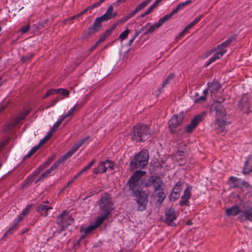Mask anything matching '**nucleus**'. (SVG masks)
<instances>
[{"mask_svg": "<svg viewBox=\"0 0 252 252\" xmlns=\"http://www.w3.org/2000/svg\"><path fill=\"white\" fill-rule=\"evenodd\" d=\"M130 136L133 141L137 142H145L150 138L151 129L146 125L137 124L133 126Z\"/></svg>", "mask_w": 252, "mask_h": 252, "instance_id": "nucleus-1", "label": "nucleus"}, {"mask_svg": "<svg viewBox=\"0 0 252 252\" xmlns=\"http://www.w3.org/2000/svg\"><path fill=\"white\" fill-rule=\"evenodd\" d=\"M148 151L145 149L141 150L131 160L129 164L130 170H133L137 168H143L148 164Z\"/></svg>", "mask_w": 252, "mask_h": 252, "instance_id": "nucleus-2", "label": "nucleus"}, {"mask_svg": "<svg viewBox=\"0 0 252 252\" xmlns=\"http://www.w3.org/2000/svg\"><path fill=\"white\" fill-rule=\"evenodd\" d=\"M152 0H146L138 4L133 10L127 13L126 15L124 16L122 19L118 20L116 23L112 24L109 28L110 30L113 32L119 24L124 23L130 18L133 17L136 13L146 7Z\"/></svg>", "mask_w": 252, "mask_h": 252, "instance_id": "nucleus-3", "label": "nucleus"}, {"mask_svg": "<svg viewBox=\"0 0 252 252\" xmlns=\"http://www.w3.org/2000/svg\"><path fill=\"white\" fill-rule=\"evenodd\" d=\"M99 209L103 211V213L109 216L114 209V203L112 201L110 194L105 193L104 196H102L99 203Z\"/></svg>", "mask_w": 252, "mask_h": 252, "instance_id": "nucleus-4", "label": "nucleus"}, {"mask_svg": "<svg viewBox=\"0 0 252 252\" xmlns=\"http://www.w3.org/2000/svg\"><path fill=\"white\" fill-rule=\"evenodd\" d=\"M73 222V219L69 216V212L63 211L57 217V224L60 226V233L65 230L66 228Z\"/></svg>", "mask_w": 252, "mask_h": 252, "instance_id": "nucleus-5", "label": "nucleus"}, {"mask_svg": "<svg viewBox=\"0 0 252 252\" xmlns=\"http://www.w3.org/2000/svg\"><path fill=\"white\" fill-rule=\"evenodd\" d=\"M136 198V203H137V210L142 212L146 210V206L148 202V195L144 191L141 190H136L131 192Z\"/></svg>", "mask_w": 252, "mask_h": 252, "instance_id": "nucleus-6", "label": "nucleus"}, {"mask_svg": "<svg viewBox=\"0 0 252 252\" xmlns=\"http://www.w3.org/2000/svg\"><path fill=\"white\" fill-rule=\"evenodd\" d=\"M145 173V171L137 170L129 178L126 185V187H128V189L131 191V193L136 190H139L138 182L139 179L144 176Z\"/></svg>", "mask_w": 252, "mask_h": 252, "instance_id": "nucleus-7", "label": "nucleus"}, {"mask_svg": "<svg viewBox=\"0 0 252 252\" xmlns=\"http://www.w3.org/2000/svg\"><path fill=\"white\" fill-rule=\"evenodd\" d=\"M163 182L158 176H151L145 182V186L149 188L153 187L154 188V192H157L161 190Z\"/></svg>", "mask_w": 252, "mask_h": 252, "instance_id": "nucleus-8", "label": "nucleus"}, {"mask_svg": "<svg viewBox=\"0 0 252 252\" xmlns=\"http://www.w3.org/2000/svg\"><path fill=\"white\" fill-rule=\"evenodd\" d=\"M102 22L96 17L94 21L93 26L90 27L86 31L83 32L82 38L87 39L89 38L92 34L96 33L100 31L102 27Z\"/></svg>", "mask_w": 252, "mask_h": 252, "instance_id": "nucleus-9", "label": "nucleus"}, {"mask_svg": "<svg viewBox=\"0 0 252 252\" xmlns=\"http://www.w3.org/2000/svg\"><path fill=\"white\" fill-rule=\"evenodd\" d=\"M184 117L183 112H181L179 113V115H174L169 121L168 127L171 134L176 132V128L182 125Z\"/></svg>", "mask_w": 252, "mask_h": 252, "instance_id": "nucleus-10", "label": "nucleus"}, {"mask_svg": "<svg viewBox=\"0 0 252 252\" xmlns=\"http://www.w3.org/2000/svg\"><path fill=\"white\" fill-rule=\"evenodd\" d=\"M177 216L175 209L174 208L170 207L167 208L165 211V220L164 222L168 225L171 226H176L174 220H176Z\"/></svg>", "mask_w": 252, "mask_h": 252, "instance_id": "nucleus-11", "label": "nucleus"}, {"mask_svg": "<svg viewBox=\"0 0 252 252\" xmlns=\"http://www.w3.org/2000/svg\"><path fill=\"white\" fill-rule=\"evenodd\" d=\"M187 187L184 191V194L181 197V200L179 202V205L181 206H189V199L191 196V190L192 187L189 184H187Z\"/></svg>", "mask_w": 252, "mask_h": 252, "instance_id": "nucleus-12", "label": "nucleus"}, {"mask_svg": "<svg viewBox=\"0 0 252 252\" xmlns=\"http://www.w3.org/2000/svg\"><path fill=\"white\" fill-rule=\"evenodd\" d=\"M203 115L198 114L195 116L191 120L189 124L185 128L186 132L190 133L193 129L197 126L200 122L201 121Z\"/></svg>", "mask_w": 252, "mask_h": 252, "instance_id": "nucleus-13", "label": "nucleus"}, {"mask_svg": "<svg viewBox=\"0 0 252 252\" xmlns=\"http://www.w3.org/2000/svg\"><path fill=\"white\" fill-rule=\"evenodd\" d=\"M241 222L249 221L252 222V207L248 206L246 209L242 210L241 214L237 218Z\"/></svg>", "mask_w": 252, "mask_h": 252, "instance_id": "nucleus-14", "label": "nucleus"}, {"mask_svg": "<svg viewBox=\"0 0 252 252\" xmlns=\"http://www.w3.org/2000/svg\"><path fill=\"white\" fill-rule=\"evenodd\" d=\"M239 107L242 111L247 114L252 112L251 110V104L249 101L248 98L246 96H243L239 101Z\"/></svg>", "mask_w": 252, "mask_h": 252, "instance_id": "nucleus-15", "label": "nucleus"}, {"mask_svg": "<svg viewBox=\"0 0 252 252\" xmlns=\"http://www.w3.org/2000/svg\"><path fill=\"white\" fill-rule=\"evenodd\" d=\"M229 124L226 120L222 119L216 118L215 122V128L216 131L219 133L226 131V125Z\"/></svg>", "mask_w": 252, "mask_h": 252, "instance_id": "nucleus-16", "label": "nucleus"}, {"mask_svg": "<svg viewBox=\"0 0 252 252\" xmlns=\"http://www.w3.org/2000/svg\"><path fill=\"white\" fill-rule=\"evenodd\" d=\"M168 20L169 19L168 18L167 16H166V15L160 18L157 23L152 25L148 29V30L144 33V35H148L149 33H153L156 29L160 27L165 22L168 21Z\"/></svg>", "mask_w": 252, "mask_h": 252, "instance_id": "nucleus-17", "label": "nucleus"}, {"mask_svg": "<svg viewBox=\"0 0 252 252\" xmlns=\"http://www.w3.org/2000/svg\"><path fill=\"white\" fill-rule=\"evenodd\" d=\"M252 172V156L249 155L244 162L242 173L244 175L249 174Z\"/></svg>", "mask_w": 252, "mask_h": 252, "instance_id": "nucleus-18", "label": "nucleus"}, {"mask_svg": "<svg viewBox=\"0 0 252 252\" xmlns=\"http://www.w3.org/2000/svg\"><path fill=\"white\" fill-rule=\"evenodd\" d=\"M192 2V0H188L185 2L179 3V4L177 5L176 8L173 9L170 14H167L166 15V16H167L169 19H170L175 14L178 12V11H179L180 10L183 9L187 5L191 4Z\"/></svg>", "mask_w": 252, "mask_h": 252, "instance_id": "nucleus-19", "label": "nucleus"}, {"mask_svg": "<svg viewBox=\"0 0 252 252\" xmlns=\"http://www.w3.org/2000/svg\"><path fill=\"white\" fill-rule=\"evenodd\" d=\"M214 107L216 111V118L222 119L226 116V110L223 105L218 104Z\"/></svg>", "mask_w": 252, "mask_h": 252, "instance_id": "nucleus-20", "label": "nucleus"}, {"mask_svg": "<svg viewBox=\"0 0 252 252\" xmlns=\"http://www.w3.org/2000/svg\"><path fill=\"white\" fill-rule=\"evenodd\" d=\"M242 210L238 205L232 206L225 210V214L227 216H235L239 214H241Z\"/></svg>", "mask_w": 252, "mask_h": 252, "instance_id": "nucleus-21", "label": "nucleus"}, {"mask_svg": "<svg viewBox=\"0 0 252 252\" xmlns=\"http://www.w3.org/2000/svg\"><path fill=\"white\" fill-rule=\"evenodd\" d=\"M228 183L231 188H236L241 185H245L246 182L237 177L231 176L229 178Z\"/></svg>", "mask_w": 252, "mask_h": 252, "instance_id": "nucleus-22", "label": "nucleus"}, {"mask_svg": "<svg viewBox=\"0 0 252 252\" xmlns=\"http://www.w3.org/2000/svg\"><path fill=\"white\" fill-rule=\"evenodd\" d=\"M42 168L41 166H39L37 168L32 174L30 175L25 181L24 186L25 187L28 186L34 180V178L40 173Z\"/></svg>", "mask_w": 252, "mask_h": 252, "instance_id": "nucleus-23", "label": "nucleus"}, {"mask_svg": "<svg viewBox=\"0 0 252 252\" xmlns=\"http://www.w3.org/2000/svg\"><path fill=\"white\" fill-rule=\"evenodd\" d=\"M52 207L49 206L40 204L36 208V211L39 213L41 215L46 217L48 216V210L52 209Z\"/></svg>", "mask_w": 252, "mask_h": 252, "instance_id": "nucleus-24", "label": "nucleus"}, {"mask_svg": "<svg viewBox=\"0 0 252 252\" xmlns=\"http://www.w3.org/2000/svg\"><path fill=\"white\" fill-rule=\"evenodd\" d=\"M77 150L78 149L73 145L71 149H70L63 156L60 157V158L61 159V160L63 162L66 160H67L69 158L71 157Z\"/></svg>", "mask_w": 252, "mask_h": 252, "instance_id": "nucleus-25", "label": "nucleus"}, {"mask_svg": "<svg viewBox=\"0 0 252 252\" xmlns=\"http://www.w3.org/2000/svg\"><path fill=\"white\" fill-rule=\"evenodd\" d=\"M77 150L78 149L73 145L71 149H70L63 156L60 157V158L61 159V160L63 162L66 160H67L69 158L71 157Z\"/></svg>", "mask_w": 252, "mask_h": 252, "instance_id": "nucleus-26", "label": "nucleus"}, {"mask_svg": "<svg viewBox=\"0 0 252 252\" xmlns=\"http://www.w3.org/2000/svg\"><path fill=\"white\" fill-rule=\"evenodd\" d=\"M108 215L102 213H101L100 215L97 216L94 223L93 224L94 227L96 228L98 227L102 222L103 221L107 218L108 217Z\"/></svg>", "mask_w": 252, "mask_h": 252, "instance_id": "nucleus-27", "label": "nucleus"}, {"mask_svg": "<svg viewBox=\"0 0 252 252\" xmlns=\"http://www.w3.org/2000/svg\"><path fill=\"white\" fill-rule=\"evenodd\" d=\"M224 54V52H217L214 55L209 59V60L207 62L205 66L207 67L210 64H211L212 63L216 61V60L219 59L221 58Z\"/></svg>", "mask_w": 252, "mask_h": 252, "instance_id": "nucleus-28", "label": "nucleus"}, {"mask_svg": "<svg viewBox=\"0 0 252 252\" xmlns=\"http://www.w3.org/2000/svg\"><path fill=\"white\" fill-rule=\"evenodd\" d=\"M30 109L26 110L21 113L14 120L15 125L18 124L21 121L24 120L27 115L30 113Z\"/></svg>", "mask_w": 252, "mask_h": 252, "instance_id": "nucleus-29", "label": "nucleus"}, {"mask_svg": "<svg viewBox=\"0 0 252 252\" xmlns=\"http://www.w3.org/2000/svg\"><path fill=\"white\" fill-rule=\"evenodd\" d=\"M112 32L113 31L111 30L110 28H109L102 34V35L96 41V43L99 44L101 42L104 41L106 38L108 36H109L112 33Z\"/></svg>", "mask_w": 252, "mask_h": 252, "instance_id": "nucleus-30", "label": "nucleus"}, {"mask_svg": "<svg viewBox=\"0 0 252 252\" xmlns=\"http://www.w3.org/2000/svg\"><path fill=\"white\" fill-rule=\"evenodd\" d=\"M157 193V197H158V202L160 205L166 197V194L163 191V189L161 188V190H159Z\"/></svg>", "mask_w": 252, "mask_h": 252, "instance_id": "nucleus-31", "label": "nucleus"}, {"mask_svg": "<svg viewBox=\"0 0 252 252\" xmlns=\"http://www.w3.org/2000/svg\"><path fill=\"white\" fill-rule=\"evenodd\" d=\"M91 138L90 135H87L76 142L74 145L78 149L82 145L85 143Z\"/></svg>", "mask_w": 252, "mask_h": 252, "instance_id": "nucleus-32", "label": "nucleus"}, {"mask_svg": "<svg viewBox=\"0 0 252 252\" xmlns=\"http://www.w3.org/2000/svg\"><path fill=\"white\" fill-rule=\"evenodd\" d=\"M34 56V54L32 53H29L27 55L23 56L21 58V60L22 63H27L31 61L32 57Z\"/></svg>", "mask_w": 252, "mask_h": 252, "instance_id": "nucleus-33", "label": "nucleus"}, {"mask_svg": "<svg viewBox=\"0 0 252 252\" xmlns=\"http://www.w3.org/2000/svg\"><path fill=\"white\" fill-rule=\"evenodd\" d=\"M95 227L94 226L93 224H91L87 226L84 230V233L82 235L83 236H84V237L86 238L88 234L91 233L92 231L95 229Z\"/></svg>", "mask_w": 252, "mask_h": 252, "instance_id": "nucleus-34", "label": "nucleus"}, {"mask_svg": "<svg viewBox=\"0 0 252 252\" xmlns=\"http://www.w3.org/2000/svg\"><path fill=\"white\" fill-rule=\"evenodd\" d=\"M203 17V15H200L197 17H196L194 20H193L188 25H187L188 28H189V29L192 28L194 25L197 24L201 20Z\"/></svg>", "mask_w": 252, "mask_h": 252, "instance_id": "nucleus-35", "label": "nucleus"}, {"mask_svg": "<svg viewBox=\"0 0 252 252\" xmlns=\"http://www.w3.org/2000/svg\"><path fill=\"white\" fill-rule=\"evenodd\" d=\"M184 184V182L182 180H180L175 185L173 188V190L180 193L182 189V186Z\"/></svg>", "mask_w": 252, "mask_h": 252, "instance_id": "nucleus-36", "label": "nucleus"}, {"mask_svg": "<svg viewBox=\"0 0 252 252\" xmlns=\"http://www.w3.org/2000/svg\"><path fill=\"white\" fill-rule=\"evenodd\" d=\"M179 196L180 192L173 189L172 192L169 196V199L171 201H175L179 197Z\"/></svg>", "mask_w": 252, "mask_h": 252, "instance_id": "nucleus-37", "label": "nucleus"}, {"mask_svg": "<svg viewBox=\"0 0 252 252\" xmlns=\"http://www.w3.org/2000/svg\"><path fill=\"white\" fill-rule=\"evenodd\" d=\"M64 120L63 118H61L60 119L58 120L53 125L52 128L50 129V131H52V133H53L55 132L58 129L59 126L61 125V124L62 123V122Z\"/></svg>", "mask_w": 252, "mask_h": 252, "instance_id": "nucleus-38", "label": "nucleus"}, {"mask_svg": "<svg viewBox=\"0 0 252 252\" xmlns=\"http://www.w3.org/2000/svg\"><path fill=\"white\" fill-rule=\"evenodd\" d=\"M97 167L101 173H105L106 171L107 168L105 161H100L98 163Z\"/></svg>", "mask_w": 252, "mask_h": 252, "instance_id": "nucleus-39", "label": "nucleus"}, {"mask_svg": "<svg viewBox=\"0 0 252 252\" xmlns=\"http://www.w3.org/2000/svg\"><path fill=\"white\" fill-rule=\"evenodd\" d=\"M58 89H51L49 90L47 93L45 94L43 96V99H45V98L51 95H53L54 94H58Z\"/></svg>", "mask_w": 252, "mask_h": 252, "instance_id": "nucleus-40", "label": "nucleus"}, {"mask_svg": "<svg viewBox=\"0 0 252 252\" xmlns=\"http://www.w3.org/2000/svg\"><path fill=\"white\" fill-rule=\"evenodd\" d=\"M53 134L52 133V131H49L47 134L42 139H41L39 143H38L39 145L40 146L42 145L44 143H45L53 135Z\"/></svg>", "mask_w": 252, "mask_h": 252, "instance_id": "nucleus-41", "label": "nucleus"}, {"mask_svg": "<svg viewBox=\"0 0 252 252\" xmlns=\"http://www.w3.org/2000/svg\"><path fill=\"white\" fill-rule=\"evenodd\" d=\"M78 104H76L72 108L70 109L65 115L63 116L62 117V118L64 120L67 117L70 116L75 111V109L78 107Z\"/></svg>", "mask_w": 252, "mask_h": 252, "instance_id": "nucleus-42", "label": "nucleus"}, {"mask_svg": "<svg viewBox=\"0 0 252 252\" xmlns=\"http://www.w3.org/2000/svg\"><path fill=\"white\" fill-rule=\"evenodd\" d=\"M129 33V30L128 28H126L124 31L122 32L120 35L119 38L121 39V41L126 39Z\"/></svg>", "mask_w": 252, "mask_h": 252, "instance_id": "nucleus-43", "label": "nucleus"}, {"mask_svg": "<svg viewBox=\"0 0 252 252\" xmlns=\"http://www.w3.org/2000/svg\"><path fill=\"white\" fill-rule=\"evenodd\" d=\"M195 98L194 100V102L196 103H200L202 101H204L206 100V97L205 96L202 95L201 96H199L198 94H195Z\"/></svg>", "mask_w": 252, "mask_h": 252, "instance_id": "nucleus-44", "label": "nucleus"}, {"mask_svg": "<svg viewBox=\"0 0 252 252\" xmlns=\"http://www.w3.org/2000/svg\"><path fill=\"white\" fill-rule=\"evenodd\" d=\"M33 204L31 203L30 204H28L25 208L22 211L21 214H22L24 216H26L29 213L30 210L32 207Z\"/></svg>", "mask_w": 252, "mask_h": 252, "instance_id": "nucleus-45", "label": "nucleus"}, {"mask_svg": "<svg viewBox=\"0 0 252 252\" xmlns=\"http://www.w3.org/2000/svg\"><path fill=\"white\" fill-rule=\"evenodd\" d=\"M58 94H61L62 95L68 97L69 95V92L68 90L65 89L59 88L58 89Z\"/></svg>", "mask_w": 252, "mask_h": 252, "instance_id": "nucleus-46", "label": "nucleus"}, {"mask_svg": "<svg viewBox=\"0 0 252 252\" xmlns=\"http://www.w3.org/2000/svg\"><path fill=\"white\" fill-rule=\"evenodd\" d=\"M106 168H110L111 170L114 168V163L112 160L107 159L105 160Z\"/></svg>", "mask_w": 252, "mask_h": 252, "instance_id": "nucleus-47", "label": "nucleus"}, {"mask_svg": "<svg viewBox=\"0 0 252 252\" xmlns=\"http://www.w3.org/2000/svg\"><path fill=\"white\" fill-rule=\"evenodd\" d=\"M48 22V19H45L41 22H38V25L39 26V29H42L47 27Z\"/></svg>", "mask_w": 252, "mask_h": 252, "instance_id": "nucleus-48", "label": "nucleus"}, {"mask_svg": "<svg viewBox=\"0 0 252 252\" xmlns=\"http://www.w3.org/2000/svg\"><path fill=\"white\" fill-rule=\"evenodd\" d=\"M63 163V162L61 160L60 158H59L58 160L54 162V163L50 167V168L53 170H55L56 169L60 164Z\"/></svg>", "mask_w": 252, "mask_h": 252, "instance_id": "nucleus-49", "label": "nucleus"}, {"mask_svg": "<svg viewBox=\"0 0 252 252\" xmlns=\"http://www.w3.org/2000/svg\"><path fill=\"white\" fill-rule=\"evenodd\" d=\"M112 11H113V8L112 7V6H109L106 12L104 13L105 15H106L107 17H109L110 20L112 19L111 12Z\"/></svg>", "mask_w": 252, "mask_h": 252, "instance_id": "nucleus-50", "label": "nucleus"}, {"mask_svg": "<svg viewBox=\"0 0 252 252\" xmlns=\"http://www.w3.org/2000/svg\"><path fill=\"white\" fill-rule=\"evenodd\" d=\"M224 100L225 99L224 98H220L217 100H214L213 106H215V105H218V104L222 105V103Z\"/></svg>", "mask_w": 252, "mask_h": 252, "instance_id": "nucleus-51", "label": "nucleus"}, {"mask_svg": "<svg viewBox=\"0 0 252 252\" xmlns=\"http://www.w3.org/2000/svg\"><path fill=\"white\" fill-rule=\"evenodd\" d=\"M170 83V82L167 80L166 79H165L163 82H162V85H161V87L159 88V89L158 90V94H161V91L163 89V88H164V87L168 84H169Z\"/></svg>", "mask_w": 252, "mask_h": 252, "instance_id": "nucleus-52", "label": "nucleus"}, {"mask_svg": "<svg viewBox=\"0 0 252 252\" xmlns=\"http://www.w3.org/2000/svg\"><path fill=\"white\" fill-rule=\"evenodd\" d=\"M210 88H213L215 90H218L220 89V85L217 82H212L209 85Z\"/></svg>", "mask_w": 252, "mask_h": 252, "instance_id": "nucleus-53", "label": "nucleus"}, {"mask_svg": "<svg viewBox=\"0 0 252 252\" xmlns=\"http://www.w3.org/2000/svg\"><path fill=\"white\" fill-rule=\"evenodd\" d=\"M13 233V230L9 228L3 235L2 239H4L7 238L8 236L12 235Z\"/></svg>", "mask_w": 252, "mask_h": 252, "instance_id": "nucleus-54", "label": "nucleus"}, {"mask_svg": "<svg viewBox=\"0 0 252 252\" xmlns=\"http://www.w3.org/2000/svg\"><path fill=\"white\" fill-rule=\"evenodd\" d=\"M237 35L234 34L229 37L226 40L227 42L229 43V44L232 43L233 41H235L237 39Z\"/></svg>", "mask_w": 252, "mask_h": 252, "instance_id": "nucleus-55", "label": "nucleus"}, {"mask_svg": "<svg viewBox=\"0 0 252 252\" xmlns=\"http://www.w3.org/2000/svg\"><path fill=\"white\" fill-rule=\"evenodd\" d=\"M85 238L84 236L82 235L79 239L74 244V247H79L80 245L81 242Z\"/></svg>", "mask_w": 252, "mask_h": 252, "instance_id": "nucleus-56", "label": "nucleus"}, {"mask_svg": "<svg viewBox=\"0 0 252 252\" xmlns=\"http://www.w3.org/2000/svg\"><path fill=\"white\" fill-rule=\"evenodd\" d=\"M30 29V25H27L25 26H23L21 29V32L22 33H25L27 32Z\"/></svg>", "mask_w": 252, "mask_h": 252, "instance_id": "nucleus-57", "label": "nucleus"}, {"mask_svg": "<svg viewBox=\"0 0 252 252\" xmlns=\"http://www.w3.org/2000/svg\"><path fill=\"white\" fill-rule=\"evenodd\" d=\"M96 160L95 159H93L86 166H85L84 168L86 169V170H88L90 169L93 165L94 164Z\"/></svg>", "mask_w": 252, "mask_h": 252, "instance_id": "nucleus-58", "label": "nucleus"}, {"mask_svg": "<svg viewBox=\"0 0 252 252\" xmlns=\"http://www.w3.org/2000/svg\"><path fill=\"white\" fill-rule=\"evenodd\" d=\"M99 20H101L102 22L104 21H107L109 20V17H107L106 15H105L104 14L102 15V16L100 17H98Z\"/></svg>", "mask_w": 252, "mask_h": 252, "instance_id": "nucleus-59", "label": "nucleus"}, {"mask_svg": "<svg viewBox=\"0 0 252 252\" xmlns=\"http://www.w3.org/2000/svg\"><path fill=\"white\" fill-rule=\"evenodd\" d=\"M99 20H101L102 22L104 21H107L109 20V17H107L106 15H105L104 14L102 15V16L100 17H98Z\"/></svg>", "mask_w": 252, "mask_h": 252, "instance_id": "nucleus-60", "label": "nucleus"}, {"mask_svg": "<svg viewBox=\"0 0 252 252\" xmlns=\"http://www.w3.org/2000/svg\"><path fill=\"white\" fill-rule=\"evenodd\" d=\"M99 20H101L102 22L104 21H107L109 20V17H107L106 15H105L104 14L102 15V16L100 17H98Z\"/></svg>", "mask_w": 252, "mask_h": 252, "instance_id": "nucleus-61", "label": "nucleus"}, {"mask_svg": "<svg viewBox=\"0 0 252 252\" xmlns=\"http://www.w3.org/2000/svg\"><path fill=\"white\" fill-rule=\"evenodd\" d=\"M217 49L219 50L218 52H224V54L227 51L225 49V47L221 46V43L217 46Z\"/></svg>", "mask_w": 252, "mask_h": 252, "instance_id": "nucleus-62", "label": "nucleus"}, {"mask_svg": "<svg viewBox=\"0 0 252 252\" xmlns=\"http://www.w3.org/2000/svg\"><path fill=\"white\" fill-rule=\"evenodd\" d=\"M46 175H45V174L44 173H43L40 176V177L35 181V184H37V183H38L39 182L43 180L45 177H46Z\"/></svg>", "mask_w": 252, "mask_h": 252, "instance_id": "nucleus-63", "label": "nucleus"}, {"mask_svg": "<svg viewBox=\"0 0 252 252\" xmlns=\"http://www.w3.org/2000/svg\"><path fill=\"white\" fill-rule=\"evenodd\" d=\"M137 36V33H134V35L128 41L127 43V46H130L131 45L132 43H133V41L135 39V38Z\"/></svg>", "mask_w": 252, "mask_h": 252, "instance_id": "nucleus-64", "label": "nucleus"}]
</instances>
